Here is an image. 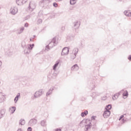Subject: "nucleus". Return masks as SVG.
Segmentation results:
<instances>
[{
    "label": "nucleus",
    "instance_id": "21",
    "mask_svg": "<svg viewBox=\"0 0 131 131\" xmlns=\"http://www.w3.org/2000/svg\"><path fill=\"white\" fill-rule=\"evenodd\" d=\"M23 31H24V27H21L17 30V33L18 34H21Z\"/></svg>",
    "mask_w": 131,
    "mask_h": 131
},
{
    "label": "nucleus",
    "instance_id": "22",
    "mask_svg": "<svg viewBox=\"0 0 131 131\" xmlns=\"http://www.w3.org/2000/svg\"><path fill=\"white\" fill-rule=\"evenodd\" d=\"M53 91H54V88H50L49 92H48L46 94L47 96H50V95H51L52 93L53 92Z\"/></svg>",
    "mask_w": 131,
    "mask_h": 131
},
{
    "label": "nucleus",
    "instance_id": "43",
    "mask_svg": "<svg viewBox=\"0 0 131 131\" xmlns=\"http://www.w3.org/2000/svg\"><path fill=\"white\" fill-rule=\"evenodd\" d=\"M35 37H36V36L34 35L33 37V39H34V38H35Z\"/></svg>",
    "mask_w": 131,
    "mask_h": 131
},
{
    "label": "nucleus",
    "instance_id": "8",
    "mask_svg": "<svg viewBox=\"0 0 131 131\" xmlns=\"http://www.w3.org/2000/svg\"><path fill=\"white\" fill-rule=\"evenodd\" d=\"M28 0H16V3L18 6H23L24 4L27 3Z\"/></svg>",
    "mask_w": 131,
    "mask_h": 131
},
{
    "label": "nucleus",
    "instance_id": "13",
    "mask_svg": "<svg viewBox=\"0 0 131 131\" xmlns=\"http://www.w3.org/2000/svg\"><path fill=\"white\" fill-rule=\"evenodd\" d=\"M111 113L110 111L106 110L104 112L103 116V117H104V118H107V117H108V116H110Z\"/></svg>",
    "mask_w": 131,
    "mask_h": 131
},
{
    "label": "nucleus",
    "instance_id": "1",
    "mask_svg": "<svg viewBox=\"0 0 131 131\" xmlns=\"http://www.w3.org/2000/svg\"><path fill=\"white\" fill-rule=\"evenodd\" d=\"M57 45H58V40L56 39V37H54L49 44L46 47L45 50L46 51H50V48L52 49Z\"/></svg>",
    "mask_w": 131,
    "mask_h": 131
},
{
    "label": "nucleus",
    "instance_id": "28",
    "mask_svg": "<svg viewBox=\"0 0 131 131\" xmlns=\"http://www.w3.org/2000/svg\"><path fill=\"white\" fill-rule=\"evenodd\" d=\"M76 58V54H74L73 53H71V59L72 60H74V59Z\"/></svg>",
    "mask_w": 131,
    "mask_h": 131
},
{
    "label": "nucleus",
    "instance_id": "45",
    "mask_svg": "<svg viewBox=\"0 0 131 131\" xmlns=\"http://www.w3.org/2000/svg\"><path fill=\"white\" fill-rule=\"evenodd\" d=\"M56 75H57V74H55V76H56Z\"/></svg>",
    "mask_w": 131,
    "mask_h": 131
},
{
    "label": "nucleus",
    "instance_id": "48",
    "mask_svg": "<svg viewBox=\"0 0 131 131\" xmlns=\"http://www.w3.org/2000/svg\"><path fill=\"white\" fill-rule=\"evenodd\" d=\"M103 100H105V99H103Z\"/></svg>",
    "mask_w": 131,
    "mask_h": 131
},
{
    "label": "nucleus",
    "instance_id": "23",
    "mask_svg": "<svg viewBox=\"0 0 131 131\" xmlns=\"http://www.w3.org/2000/svg\"><path fill=\"white\" fill-rule=\"evenodd\" d=\"M87 114H89V112L88 111H85L84 112L81 113V116L82 117H84V116H86Z\"/></svg>",
    "mask_w": 131,
    "mask_h": 131
},
{
    "label": "nucleus",
    "instance_id": "49",
    "mask_svg": "<svg viewBox=\"0 0 131 131\" xmlns=\"http://www.w3.org/2000/svg\"><path fill=\"white\" fill-rule=\"evenodd\" d=\"M43 131H46V130H43Z\"/></svg>",
    "mask_w": 131,
    "mask_h": 131
},
{
    "label": "nucleus",
    "instance_id": "25",
    "mask_svg": "<svg viewBox=\"0 0 131 131\" xmlns=\"http://www.w3.org/2000/svg\"><path fill=\"white\" fill-rule=\"evenodd\" d=\"M19 97H20V93H18L16 96L14 98L15 103H17L18 102V100H19Z\"/></svg>",
    "mask_w": 131,
    "mask_h": 131
},
{
    "label": "nucleus",
    "instance_id": "12",
    "mask_svg": "<svg viewBox=\"0 0 131 131\" xmlns=\"http://www.w3.org/2000/svg\"><path fill=\"white\" fill-rule=\"evenodd\" d=\"M121 93H123V98L124 99H126L127 98V96H128V93L127 92V91H124V90H123L121 91Z\"/></svg>",
    "mask_w": 131,
    "mask_h": 131
},
{
    "label": "nucleus",
    "instance_id": "40",
    "mask_svg": "<svg viewBox=\"0 0 131 131\" xmlns=\"http://www.w3.org/2000/svg\"><path fill=\"white\" fill-rule=\"evenodd\" d=\"M92 120H95V117L93 116L91 118Z\"/></svg>",
    "mask_w": 131,
    "mask_h": 131
},
{
    "label": "nucleus",
    "instance_id": "31",
    "mask_svg": "<svg viewBox=\"0 0 131 131\" xmlns=\"http://www.w3.org/2000/svg\"><path fill=\"white\" fill-rule=\"evenodd\" d=\"M117 98H118V94H115L114 97H113V99L114 100H116V99H117Z\"/></svg>",
    "mask_w": 131,
    "mask_h": 131
},
{
    "label": "nucleus",
    "instance_id": "5",
    "mask_svg": "<svg viewBox=\"0 0 131 131\" xmlns=\"http://www.w3.org/2000/svg\"><path fill=\"white\" fill-rule=\"evenodd\" d=\"M50 2V0H42L39 2V5L41 7H45V6H48Z\"/></svg>",
    "mask_w": 131,
    "mask_h": 131
},
{
    "label": "nucleus",
    "instance_id": "11",
    "mask_svg": "<svg viewBox=\"0 0 131 131\" xmlns=\"http://www.w3.org/2000/svg\"><path fill=\"white\" fill-rule=\"evenodd\" d=\"M73 28L74 29H78L80 26V24L78 21H75L73 23Z\"/></svg>",
    "mask_w": 131,
    "mask_h": 131
},
{
    "label": "nucleus",
    "instance_id": "16",
    "mask_svg": "<svg viewBox=\"0 0 131 131\" xmlns=\"http://www.w3.org/2000/svg\"><path fill=\"white\" fill-rule=\"evenodd\" d=\"M60 62L59 61H57L56 63L54 64V65L53 67V69L54 71H56L57 68L58 67V66L59 65V63Z\"/></svg>",
    "mask_w": 131,
    "mask_h": 131
},
{
    "label": "nucleus",
    "instance_id": "4",
    "mask_svg": "<svg viewBox=\"0 0 131 131\" xmlns=\"http://www.w3.org/2000/svg\"><path fill=\"white\" fill-rule=\"evenodd\" d=\"M36 123H37V119H35V118H32L31 120H30V121H29V125L30 126H34V125H35V124H36Z\"/></svg>",
    "mask_w": 131,
    "mask_h": 131
},
{
    "label": "nucleus",
    "instance_id": "24",
    "mask_svg": "<svg viewBox=\"0 0 131 131\" xmlns=\"http://www.w3.org/2000/svg\"><path fill=\"white\" fill-rule=\"evenodd\" d=\"M77 53H78V48H75L73 49L72 53L74 54L75 55H77Z\"/></svg>",
    "mask_w": 131,
    "mask_h": 131
},
{
    "label": "nucleus",
    "instance_id": "14",
    "mask_svg": "<svg viewBox=\"0 0 131 131\" xmlns=\"http://www.w3.org/2000/svg\"><path fill=\"white\" fill-rule=\"evenodd\" d=\"M5 101V95L4 93L0 92V103H3Z\"/></svg>",
    "mask_w": 131,
    "mask_h": 131
},
{
    "label": "nucleus",
    "instance_id": "42",
    "mask_svg": "<svg viewBox=\"0 0 131 131\" xmlns=\"http://www.w3.org/2000/svg\"><path fill=\"white\" fill-rule=\"evenodd\" d=\"M30 41H33V40H32V39L31 38L30 39Z\"/></svg>",
    "mask_w": 131,
    "mask_h": 131
},
{
    "label": "nucleus",
    "instance_id": "38",
    "mask_svg": "<svg viewBox=\"0 0 131 131\" xmlns=\"http://www.w3.org/2000/svg\"><path fill=\"white\" fill-rule=\"evenodd\" d=\"M25 27H28V23H26L25 24Z\"/></svg>",
    "mask_w": 131,
    "mask_h": 131
},
{
    "label": "nucleus",
    "instance_id": "27",
    "mask_svg": "<svg viewBox=\"0 0 131 131\" xmlns=\"http://www.w3.org/2000/svg\"><path fill=\"white\" fill-rule=\"evenodd\" d=\"M27 47H28V48H29L30 51H31V50L33 49V47H34V44H30V45H27Z\"/></svg>",
    "mask_w": 131,
    "mask_h": 131
},
{
    "label": "nucleus",
    "instance_id": "17",
    "mask_svg": "<svg viewBox=\"0 0 131 131\" xmlns=\"http://www.w3.org/2000/svg\"><path fill=\"white\" fill-rule=\"evenodd\" d=\"M40 125L42 126L43 127L47 126V120H41L40 122Z\"/></svg>",
    "mask_w": 131,
    "mask_h": 131
},
{
    "label": "nucleus",
    "instance_id": "26",
    "mask_svg": "<svg viewBox=\"0 0 131 131\" xmlns=\"http://www.w3.org/2000/svg\"><path fill=\"white\" fill-rule=\"evenodd\" d=\"M19 124H20V125H24V124H25V120L20 119L19 120Z\"/></svg>",
    "mask_w": 131,
    "mask_h": 131
},
{
    "label": "nucleus",
    "instance_id": "33",
    "mask_svg": "<svg viewBox=\"0 0 131 131\" xmlns=\"http://www.w3.org/2000/svg\"><path fill=\"white\" fill-rule=\"evenodd\" d=\"M53 5V7H54L55 8H57L58 7V4L56 3H54Z\"/></svg>",
    "mask_w": 131,
    "mask_h": 131
},
{
    "label": "nucleus",
    "instance_id": "29",
    "mask_svg": "<svg viewBox=\"0 0 131 131\" xmlns=\"http://www.w3.org/2000/svg\"><path fill=\"white\" fill-rule=\"evenodd\" d=\"M111 108H112L111 104H108L106 106L105 109L106 110H108V111H110V110H111Z\"/></svg>",
    "mask_w": 131,
    "mask_h": 131
},
{
    "label": "nucleus",
    "instance_id": "37",
    "mask_svg": "<svg viewBox=\"0 0 131 131\" xmlns=\"http://www.w3.org/2000/svg\"><path fill=\"white\" fill-rule=\"evenodd\" d=\"M61 130H62L61 129H60V128H56V129H55V131H61Z\"/></svg>",
    "mask_w": 131,
    "mask_h": 131
},
{
    "label": "nucleus",
    "instance_id": "15",
    "mask_svg": "<svg viewBox=\"0 0 131 131\" xmlns=\"http://www.w3.org/2000/svg\"><path fill=\"white\" fill-rule=\"evenodd\" d=\"M71 70H74L75 71H77L79 69V67L77 64L74 65L71 67Z\"/></svg>",
    "mask_w": 131,
    "mask_h": 131
},
{
    "label": "nucleus",
    "instance_id": "46",
    "mask_svg": "<svg viewBox=\"0 0 131 131\" xmlns=\"http://www.w3.org/2000/svg\"><path fill=\"white\" fill-rule=\"evenodd\" d=\"M62 1V0H58V1Z\"/></svg>",
    "mask_w": 131,
    "mask_h": 131
},
{
    "label": "nucleus",
    "instance_id": "44",
    "mask_svg": "<svg viewBox=\"0 0 131 131\" xmlns=\"http://www.w3.org/2000/svg\"><path fill=\"white\" fill-rule=\"evenodd\" d=\"M17 131H22V130L21 129H18Z\"/></svg>",
    "mask_w": 131,
    "mask_h": 131
},
{
    "label": "nucleus",
    "instance_id": "41",
    "mask_svg": "<svg viewBox=\"0 0 131 131\" xmlns=\"http://www.w3.org/2000/svg\"><path fill=\"white\" fill-rule=\"evenodd\" d=\"M61 29L62 30H65V27H62Z\"/></svg>",
    "mask_w": 131,
    "mask_h": 131
},
{
    "label": "nucleus",
    "instance_id": "9",
    "mask_svg": "<svg viewBox=\"0 0 131 131\" xmlns=\"http://www.w3.org/2000/svg\"><path fill=\"white\" fill-rule=\"evenodd\" d=\"M22 47L23 48V49H24V48H25V50H24V53L25 54H27V55L30 54V50L29 49V47H28L27 46L25 45L24 46H23V45H21Z\"/></svg>",
    "mask_w": 131,
    "mask_h": 131
},
{
    "label": "nucleus",
    "instance_id": "35",
    "mask_svg": "<svg viewBox=\"0 0 131 131\" xmlns=\"http://www.w3.org/2000/svg\"><path fill=\"white\" fill-rule=\"evenodd\" d=\"M2 65H3V62H2L1 61H0V70L2 69Z\"/></svg>",
    "mask_w": 131,
    "mask_h": 131
},
{
    "label": "nucleus",
    "instance_id": "18",
    "mask_svg": "<svg viewBox=\"0 0 131 131\" xmlns=\"http://www.w3.org/2000/svg\"><path fill=\"white\" fill-rule=\"evenodd\" d=\"M5 113H6V111H5V110H2L0 111V119L1 118H3V117H4Z\"/></svg>",
    "mask_w": 131,
    "mask_h": 131
},
{
    "label": "nucleus",
    "instance_id": "30",
    "mask_svg": "<svg viewBox=\"0 0 131 131\" xmlns=\"http://www.w3.org/2000/svg\"><path fill=\"white\" fill-rule=\"evenodd\" d=\"M70 3L71 5H75L76 4V0H70Z\"/></svg>",
    "mask_w": 131,
    "mask_h": 131
},
{
    "label": "nucleus",
    "instance_id": "32",
    "mask_svg": "<svg viewBox=\"0 0 131 131\" xmlns=\"http://www.w3.org/2000/svg\"><path fill=\"white\" fill-rule=\"evenodd\" d=\"M42 23V19H39L37 21V24H41Z\"/></svg>",
    "mask_w": 131,
    "mask_h": 131
},
{
    "label": "nucleus",
    "instance_id": "3",
    "mask_svg": "<svg viewBox=\"0 0 131 131\" xmlns=\"http://www.w3.org/2000/svg\"><path fill=\"white\" fill-rule=\"evenodd\" d=\"M43 93L42 92V90H40L38 91H36L34 96L32 97V100H34V99H37V98H39L41 95H42Z\"/></svg>",
    "mask_w": 131,
    "mask_h": 131
},
{
    "label": "nucleus",
    "instance_id": "19",
    "mask_svg": "<svg viewBox=\"0 0 131 131\" xmlns=\"http://www.w3.org/2000/svg\"><path fill=\"white\" fill-rule=\"evenodd\" d=\"M9 110L11 114H13V113L16 111V107L15 106H12L9 108Z\"/></svg>",
    "mask_w": 131,
    "mask_h": 131
},
{
    "label": "nucleus",
    "instance_id": "10",
    "mask_svg": "<svg viewBox=\"0 0 131 131\" xmlns=\"http://www.w3.org/2000/svg\"><path fill=\"white\" fill-rule=\"evenodd\" d=\"M35 9V4L30 2L29 5L28 9L30 12H32Z\"/></svg>",
    "mask_w": 131,
    "mask_h": 131
},
{
    "label": "nucleus",
    "instance_id": "47",
    "mask_svg": "<svg viewBox=\"0 0 131 131\" xmlns=\"http://www.w3.org/2000/svg\"><path fill=\"white\" fill-rule=\"evenodd\" d=\"M120 2H121V0H120Z\"/></svg>",
    "mask_w": 131,
    "mask_h": 131
},
{
    "label": "nucleus",
    "instance_id": "2",
    "mask_svg": "<svg viewBox=\"0 0 131 131\" xmlns=\"http://www.w3.org/2000/svg\"><path fill=\"white\" fill-rule=\"evenodd\" d=\"M79 124H80V126H81V127H83V126H84V125H85V128H84L85 131L89 130V129H90L91 128V127H92V123H91V122H89L88 124L85 125V121L83 120L80 122Z\"/></svg>",
    "mask_w": 131,
    "mask_h": 131
},
{
    "label": "nucleus",
    "instance_id": "6",
    "mask_svg": "<svg viewBox=\"0 0 131 131\" xmlns=\"http://www.w3.org/2000/svg\"><path fill=\"white\" fill-rule=\"evenodd\" d=\"M69 54V49L68 47H64L61 52V56H67Z\"/></svg>",
    "mask_w": 131,
    "mask_h": 131
},
{
    "label": "nucleus",
    "instance_id": "36",
    "mask_svg": "<svg viewBox=\"0 0 131 131\" xmlns=\"http://www.w3.org/2000/svg\"><path fill=\"white\" fill-rule=\"evenodd\" d=\"M124 117V115H122L120 117V118H119V120H120L121 119H122V118Z\"/></svg>",
    "mask_w": 131,
    "mask_h": 131
},
{
    "label": "nucleus",
    "instance_id": "39",
    "mask_svg": "<svg viewBox=\"0 0 131 131\" xmlns=\"http://www.w3.org/2000/svg\"><path fill=\"white\" fill-rule=\"evenodd\" d=\"M128 59L129 61H131V55H129L128 57Z\"/></svg>",
    "mask_w": 131,
    "mask_h": 131
},
{
    "label": "nucleus",
    "instance_id": "20",
    "mask_svg": "<svg viewBox=\"0 0 131 131\" xmlns=\"http://www.w3.org/2000/svg\"><path fill=\"white\" fill-rule=\"evenodd\" d=\"M124 14L125 16H127V17H131V12L129 11H125Z\"/></svg>",
    "mask_w": 131,
    "mask_h": 131
},
{
    "label": "nucleus",
    "instance_id": "34",
    "mask_svg": "<svg viewBox=\"0 0 131 131\" xmlns=\"http://www.w3.org/2000/svg\"><path fill=\"white\" fill-rule=\"evenodd\" d=\"M28 131H31L32 130V128L31 127H29L27 129Z\"/></svg>",
    "mask_w": 131,
    "mask_h": 131
},
{
    "label": "nucleus",
    "instance_id": "7",
    "mask_svg": "<svg viewBox=\"0 0 131 131\" xmlns=\"http://www.w3.org/2000/svg\"><path fill=\"white\" fill-rule=\"evenodd\" d=\"M10 12L12 15H16L18 13V8L16 7H12L10 10Z\"/></svg>",
    "mask_w": 131,
    "mask_h": 131
}]
</instances>
